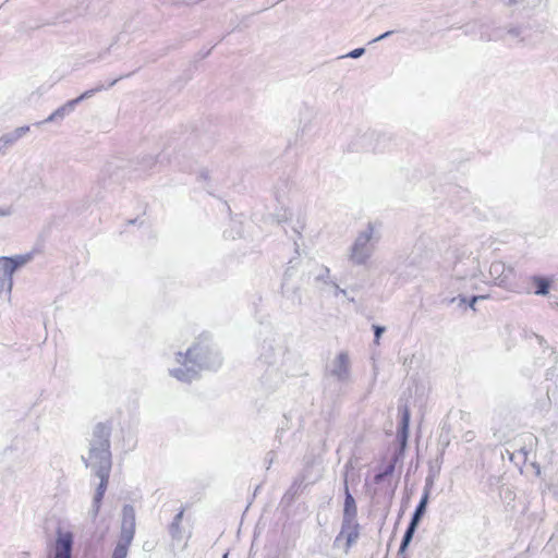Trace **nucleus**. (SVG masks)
I'll list each match as a JSON object with an SVG mask.
<instances>
[{"mask_svg":"<svg viewBox=\"0 0 558 558\" xmlns=\"http://www.w3.org/2000/svg\"><path fill=\"white\" fill-rule=\"evenodd\" d=\"M363 51H364L363 49H355L349 56L352 58H357L363 53Z\"/></svg>","mask_w":558,"mask_h":558,"instance_id":"nucleus-23","label":"nucleus"},{"mask_svg":"<svg viewBox=\"0 0 558 558\" xmlns=\"http://www.w3.org/2000/svg\"><path fill=\"white\" fill-rule=\"evenodd\" d=\"M183 513H184V510L182 509L174 515L171 524L169 525V534L171 535V537L173 539H177V541H180L182 538L181 522L183 519Z\"/></svg>","mask_w":558,"mask_h":558,"instance_id":"nucleus-14","label":"nucleus"},{"mask_svg":"<svg viewBox=\"0 0 558 558\" xmlns=\"http://www.w3.org/2000/svg\"><path fill=\"white\" fill-rule=\"evenodd\" d=\"M303 485V478H296L282 497V502L289 505L293 501Z\"/></svg>","mask_w":558,"mask_h":558,"instance_id":"nucleus-15","label":"nucleus"},{"mask_svg":"<svg viewBox=\"0 0 558 558\" xmlns=\"http://www.w3.org/2000/svg\"><path fill=\"white\" fill-rule=\"evenodd\" d=\"M136 515L132 505H124L122 508V522L120 536L126 541L133 539L135 535Z\"/></svg>","mask_w":558,"mask_h":558,"instance_id":"nucleus-7","label":"nucleus"},{"mask_svg":"<svg viewBox=\"0 0 558 558\" xmlns=\"http://www.w3.org/2000/svg\"><path fill=\"white\" fill-rule=\"evenodd\" d=\"M260 359L269 365H277L287 375L295 376L302 369L300 357L288 351L280 339L264 340Z\"/></svg>","mask_w":558,"mask_h":558,"instance_id":"nucleus-3","label":"nucleus"},{"mask_svg":"<svg viewBox=\"0 0 558 558\" xmlns=\"http://www.w3.org/2000/svg\"><path fill=\"white\" fill-rule=\"evenodd\" d=\"M146 161H147V167L149 169H151L154 166H156L158 163V160L154 157H148Z\"/></svg>","mask_w":558,"mask_h":558,"instance_id":"nucleus-22","label":"nucleus"},{"mask_svg":"<svg viewBox=\"0 0 558 558\" xmlns=\"http://www.w3.org/2000/svg\"><path fill=\"white\" fill-rule=\"evenodd\" d=\"M73 548V534L60 529L57 533L53 558H71Z\"/></svg>","mask_w":558,"mask_h":558,"instance_id":"nucleus-8","label":"nucleus"},{"mask_svg":"<svg viewBox=\"0 0 558 558\" xmlns=\"http://www.w3.org/2000/svg\"><path fill=\"white\" fill-rule=\"evenodd\" d=\"M132 541L133 539L126 541L124 537L120 536L111 558H126L129 546L131 545Z\"/></svg>","mask_w":558,"mask_h":558,"instance_id":"nucleus-16","label":"nucleus"},{"mask_svg":"<svg viewBox=\"0 0 558 558\" xmlns=\"http://www.w3.org/2000/svg\"><path fill=\"white\" fill-rule=\"evenodd\" d=\"M28 125L20 126L12 132L5 133L0 137V154H5L7 149L14 145L20 138L27 134Z\"/></svg>","mask_w":558,"mask_h":558,"instance_id":"nucleus-10","label":"nucleus"},{"mask_svg":"<svg viewBox=\"0 0 558 558\" xmlns=\"http://www.w3.org/2000/svg\"><path fill=\"white\" fill-rule=\"evenodd\" d=\"M222 558H228V554H225V555L222 556Z\"/></svg>","mask_w":558,"mask_h":558,"instance_id":"nucleus-26","label":"nucleus"},{"mask_svg":"<svg viewBox=\"0 0 558 558\" xmlns=\"http://www.w3.org/2000/svg\"><path fill=\"white\" fill-rule=\"evenodd\" d=\"M131 74L132 73H129V74H125V75H121V76L112 80L111 82H109V84L107 86L104 85L102 83H99L96 87H94L92 89H88V90L84 92L83 94H81L78 97L66 101L64 105H62L61 107L56 109L48 118H46L45 120L36 123V125H41V124H45V123H61L63 121V119L65 117H68L69 114H71L75 110L76 106L78 104H81L83 100L89 99L95 94H97V93H99L101 90H105V89H107L109 87H112L120 80H122L124 77H129Z\"/></svg>","mask_w":558,"mask_h":558,"instance_id":"nucleus-4","label":"nucleus"},{"mask_svg":"<svg viewBox=\"0 0 558 558\" xmlns=\"http://www.w3.org/2000/svg\"><path fill=\"white\" fill-rule=\"evenodd\" d=\"M360 536V525L355 520H343L342 527L336 542H343L344 550L348 551Z\"/></svg>","mask_w":558,"mask_h":558,"instance_id":"nucleus-6","label":"nucleus"},{"mask_svg":"<svg viewBox=\"0 0 558 558\" xmlns=\"http://www.w3.org/2000/svg\"><path fill=\"white\" fill-rule=\"evenodd\" d=\"M344 520H355L356 517V504L353 496L350 494L348 487H345V499H344Z\"/></svg>","mask_w":558,"mask_h":558,"instance_id":"nucleus-12","label":"nucleus"},{"mask_svg":"<svg viewBox=\"0 0 558 558\" xmlns=\"http://www.w3.org/2000/svg\"><path fill=\"white\" fill-rule=\"evenodd\" d=\"M291 274L287 271L283 277V281L281 284L282 293L290 298L292 302H301V298L298 294V291L294 289L293 283L291 282Z\"/></svg>","mask_w":558,"mask_h":558,"instance_id":"nucleus-11","label":"nucleus"},{"mask_svg":"<svg viewBox=\"0 0 558 558\" xmlns=\"http://www.w3.org/2000/svg\"><path fill=\"white\" fill-rule=\"evenodd\" d=\"M409 423H410V412H409L408 408H404L403 414H402V420H401V425H402L403 434H407V430H408V427H409Z\"/></svg>","mask_w":558,"mask_h":558,"instance_id":"nucleus-18","label":"nucleus"},{"mask_svg":"<svg viewBox=\"0 0 558 558\" xmlns=\"http://www.w3.org/2000/svg\"><path fill=\"white\" fill-rule=\"evenodd\" d=\"M349 364H350V361H349V356L348 354L345 353H340L336 360H335V366H333V369L332 372L339 376V377H342L344 375L348 374V371H349Z\"/></svg>","mask_w":558,"mask_h":558,"instance_id":"nucleus-13","label":"nucleus"},{"mask_svg":"<svg viewBox=\"0 0 558 558\" xmlns=\"http://www.w3.org/2000/svg\"><path fill=\"white\" fill-rule=\"evenodd\" d=\"M33 259V253L0 257V277L13 276L14 271L25 266Z\"/></svg>","mask_w":558,"mask_h":558,"instance_id":"nucleus-5","label":"nucleus"},{"mask_svg":"<svg viewBox=\"0 0 558 558\" xmlns=\"http://www.w3.org/2000/svg\"><path fill=\"white\" fill-rule=\"evenodd\" d=\"M14 209L12 206L0 207V218L10 217L13 215Z\"/></svg>","mask_w":558,"mask_h":558,"instance_id":"nucleus-20","label":"nucleus"},{"mask_svg":"<svg viewBox=\"0 0 558 558\" xmlns=\"http://www.w3.org/2000/svg\"><path fill=\"white\" fill-rule=\"evenodd\" d=\"M110 435L111 425L109 423H98L95 425L89 440L88 457H82L86 466L92 468L100 483L96 488L93 499V506L89 511L93 518L98 515L100 505L106 493L109 475L111 471V452H110Z\"/></svg>","mask_w":558,"mask_h":558,"instance_id":"nucleus-1","label":"nucleus"},{"mask_svg":"<svg viewBox=\"0 0 558 558\" xmlns=\"http://www.w3.org/2000/svg\"><path fill=\"white\" fill-rule=\"evenodd\" d=\"M427 500H428V494H424V496L422 497L415 512H414V515L412 518V521L403 536V539H402V543H401V546H400V551H403L407 546L409 545L412 536H413V533H414V530L420 521V518L422 517V514L424 513L425 511V508H426V505H427Z\"/></svg>","mask_w":558,"mask_h":558,"instance_id":"nucleus-9","label":"nucleus"},{"mask_svg":"<svg viewBox=\"0 0 558 558\" xmlns=\"http://www.w3.org/2000/svg\"><path fill=\"white\" fill-rule=\"evenodd\" d=\"M395 470V465L393 464H390L383 473H379L375 476L374 481L375 483H380L384 477H386L387 475H390Z\"/></svg>","mask_w":558,"mask_h":558,"instance_id":"nucleus-19","label":"nucleus"},{"mask_svg":"<svg viewBox=\"0 0 558 558\" xmlns=\"http://www.w3.org/2000/svg\"><path fill=\"white\" fill-rule=\"evenodd\" d=\"M480 298H481V296H474V298L472 299V302H471V304H470V306H471L472 308L474 307L475 302H476V301H477V299H480Z\"/></svg>","mask_w":558,"mask_h":558,"instance_id":"nucleus-24","label":"nucleus"},{"mask_svg":"<svg viewBox=\"0 0 558 558\" xmlns=\"http://www.w3.org/2000/svg\"><path fill=\"white\" fill-rule=\"evenodd\" d=\"M374 329H375V338H376V342L378 343L379 338H380V335H381V332L384 331V328H383V327H379V326H375V327H374Z\"/></svg>","mask_w":558,"mask_h":558,"instance_id":"nucleus-21","label":"nucleus"},{"mask_svg":"<svg viewBox=\"0 0 558 558\" xmlns=\"http://www.w3.org/2000/svg\"><path fill=\"white\" fill-rule=\"evenodd\" d=\"M532 282H533V286H534V289H535L534 292L536 294L545 295V294L548 293L550 283H549V281L546 278L534 277L532 279Z\"/></svg>","mask_w":558,"mask_h":558,"instance_id":"nucleus-17","label":"nucleus"},{"mask_svg":"<svg viewBox=\"0 0 558 558\" xmlns=\"http://www.w3.org/2000/svg\"><path fill=\"white\" fill-rule=\"evenodd\" d=\"M178 367L169 368V375L181 383H191L198 378L203 369L216 371L222 360L219 352L210 344L198 341L187 349L185 353L175 354Z\"/></svg>","mask_w":558,"mask_h":558,"instance_id":"nucleus-2","label":"nucleus"},{"mask_svg":"<svg viewBox=\"0 0 558 558\" xmlns=\"http://www.w3.org/2000/svg\"><path fill=\"white\" fill-rule=\"evenodd\" d=\"M201 178H203V179H205V180H206V179H207V172H205V171H204V172H202V173H201Z\"/></svg>","mask_w":558,"mask_h":558,"instance_id":"nucleus-25","label":"nucleus"}]
</instances>
